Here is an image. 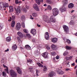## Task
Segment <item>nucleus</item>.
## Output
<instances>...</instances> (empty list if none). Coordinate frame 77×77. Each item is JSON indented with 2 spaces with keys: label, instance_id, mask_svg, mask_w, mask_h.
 <instances>
[{
  "label": "nucleus",
  "instance_id": "51",
  "mask_svg": "<svg viewBox=\"0 0 77 77\" xmlns=\"http://www.w3.org/2000/svg\"><path fill=\"white\" fill-rule=\"evenodd\" d=\"M30 19H32V20H33V18L32 17V15L30 16Z\"/></svg>",
  "mask_w": 77,
  "mask_h": 77
},
{
  "label": "nucleus",
  "instance_id": "26",
  "mask_svg": "<svg viewBox=\"0 0 77 77\" xmlns=\"http://www.w3.org/2000/svg\"><path fill=\"white\" fill-rule=\"evenodd\" d=\"M66 48L67 50H71L72 49V47L69 46H66Z\"/></svg>",
  "mask_w": 77,
  "mask_h": 77
},
{
  "label": "nucleus",
  "instance_id": "43",
  "mask_svg": "<svg viewBox=\"0 0 77 77\" xmlns=\"http://www.w3.org/2000/svg\"><path fill=\"white\" fill-rule=\"evenodd\" d=\"M21 19L22 20H24L25 19V17H24V16L23 15L22 16Z\"/></svg>",
  "mask_w": 77,
  "mask_h": 77
},
{
  "label": "nucleus",
  "instance_id": "22",
  "mask_svg": "<svg viewBox=\"0 0 77 77\" xmlns=\"http://www.w3.org/2000/svg\"><path fill=\"white\" fill-rule=\"evenodd\" d=\"M11 24V27H14V26H15V21L13 20L12 21Z\"/></svg>",
  "mask_w": 77,
  "mask_h": 77
},
{
  "label": "nucleus",
  "instance_id": "31",
  "mask_svg": "<svg viewBox=\"0 0 77 77\" xmlns=\"http://www.w3.org/2000/svg\"><path fill=\"white\" fill-rule=\"evenodd\" d=\"M66 41L68 44H71V41H70L69 39H66Z\"/></svg>",
  "mask_w": 77,
  "mask_h": 77
},
{
  "label": "nucleus",
  "instance_id": "42",
  "mask_svg": "<svg viewBox=\"0 0 77 77\" xmlns=\"http://www.w3.org/2000/svg\"><path fill=\"white\" fill-rule=\"evenodd\" d=\"M26 36L28 38H30L31 37V36H30V35L29 34H27Z\"/></svg>",
  "mask_w": 77,
  "mask_h": 77
},
{
  "label": "nucleus",
  "instance_id": "32",
  "mask_svg": "<svg viewBox=\"0 0 77 77\" xmlns=\"http://www.w3.org/2000/svg\"><path fill=\"white\" fill-rule=\"evenodd\" d=\"M11 19L13 21H14L15 20V16L14 15H12L11 17Z\"/></svg>",
  "mask_w": 77,
  "mask_h": 77
},
{
  "label": "nucleus",
  "instance_id": "58",
  "mask_svg": "<svg viewBox=\"0 0 77 77\" xmlns=\"http://www.w3.org/2000/svg\"><path fill=\"white\" fill-rule=\"evenodd\" d=\"M44 6H47V5L46 4H45L43 5Z\"/></svg>",
  "mask_w": 77,
  "mask_h": 77
},
{
  "label": "nucleus",
  "instance_id": "33",
  "mask_svg": "<svg viewBox=\"0 0 77 77\" xmlns=\"http://www.w3.org/2000/svg\"><path fill=\"white\" fill-rule=\"evenodd\" d=\"M27 62H29L30 63H32V60L30 59H28L27 60Z\"/></svg>",
  "mask_w": 77,
  "mask_h": 77
},
{
  "label": "nucleus",
  "instance_id": "52",
  "mask_svg": "<svg viewBox=\"0 0 77 77\" xmlns=\"http://www.w3.org/2000/svg\"><path fill=\"white\" fill-rule=\"evenodd\" d=\"M23 32H25V33H27V30H26V29H24Z\"/></svg>",
  "mask_w": 77,
  "mask_h": 77
},
{
  "label": "nucleus",
  "instance_id": "56",
  "mask_svg": "<svg viewBox=\"0 0 77 77\" xmlns=\"http://www.w3.org/2000/svg\"><path fill=\"white\" fill-rule=\"evenodd\" d=\"M2 27L1 26V24L0 23V30H2Z\"/></svg>",
  "mask_w": 77,
  "mask_h": 77
},
{
  "label": "nucleus",
  "instance_id": "29",
  "mask_svg": "<svg viewBox=\"0 0 77 77\" xmlns=\"http://www.w3.org/2000/svg\"><path fill=\"white\" fill-rule=\"evenodd\" d=\"M47 70V68L45 66H44L43 69V71H46Z\"/></svg>",
  "mask_w": 77,
  "mask_h": 77
},
{
  "label": "nucleus",
  "instance_id": "20",
  "mask_svg": "<svg viewBox=\"0 0 77 77\" xmlns=\"http://www.w3.org/2000/svg\"><path fill=\"white\" fill-rule=\"evenodd\" d=\"M9 12H12L14 11V9H13V7L12 6H9Z\"/></svg>",
  "mask_w": 77,
  "mask_h": 77
},
{
  "label": "nucleus",
  "instance_id": "14",
  "mask_svg": "<svg viewBox=\"0 0 77 77\" xmlns=\"http://www.w3.org/2000/svg\"><path fill=\"white\" fill-rule=\"evenodd\" d=\"M3 8H5L4 3L2 2H0V10H1Z\"/></svg>",
  "mask_w": 77,
  "mask_h": 77
},
{
  "label": "nucleus",
  "instance_id": "59",
  "mask_svg": "<svg viewBox=\"0 0 77 77\" xmlns=\"http://www.w3.org/2000/svg\"><path fill=\"white\" fill-rule=\"evenodd\" d=\"M37 26H38V27H41V25H40L37 24Z\"/></svg>",
  "mask_w": 77,
  "mask_h": 77
},
{
  "label": "nucleus",
  "instance_id": "25",
  "mask_svg": "<svg viewBox=\"0 0 77 77\" xmlns=\"http://www.w3.org/2000/svg\"><path fill=\"white\" fill-rule=\"evenodd\" d=\"M13 49L14 50H16L17 48V46L16 45H13L12 46Z\"/></svg>",
  "mask_w": 77,
  "mask_h": 77
},
{
  "label": "nucleus",
  "instance_id": "37",
  "mask_svg": "<svg viewBox=\"0 0 77 77\" xmlns=\"http://www.w3.org/2000/svg\"><path fill=\"white\" fill-rule=\"evenodd\" d=\"M48 9H49V10H51V7L49 5H48Z\"/></svg>",
  "mask_w": 77,
  "mask_h": 77
},
{
  "label": "nucleus",
  "instance_id": "30",
  "mask_svg": "<svg viewBox=\"0 0 77 77\" xmlns=\"http://www.w3.org/2000/svg\"><path fill=\"white\" fill-rule=\"evenodd\" d=\"M38 1L37 4L39 5H40V2H43V0H38Z\"/></svg>",
  "mask_w": 77,
  "mask_h": 77
},
{
  "label": "nucleus",
  "instance_id": "7",
  "mask_svg": "<svg viewBox=\"0 0 77 77\" xmlns=\"http://www.w3.org/2000/svg\"><path fill=\"white\" fill-rule=\"evenodd\" d=\"M20 29H21V24L20 23H17L16 29L17 30H19Z\"/></svg>",
  "mask_w": 77,
  "mask_h": 77
},
{
  "label": "nucleus",
  "instance_id": "60",
  "mask_svg": "<svg viewBox=\"0 0 77 77\" xmlns=\"http://www.w3.org/2000/svg\"><path fill=\"white\" fill-rule=\"evenodd\" d=\"M74 12V10H72L71 12V13H72V12Z\"/></svg>",
  "mask_w": 77,
  "mask_h": 77
},
{
  "label": "nucleus",
  "instance_id": "35",
  "mask_svg": "<svg viewBox=\"0 0 77 77\" xmlns=\"http://www.w3.org/2000/svg\"><path fill=\"white\" fill-rule=\"evenodd\" d=\"M17 39L19 42H20L21 41V38H20V37H17Z\"/></svg>",
  "mask_w": 77,
  "mask_h": 77
},
{
  "label": "nucleus",
  "instance_id": "18",
  "mask_svg": "<svg viewBox=\"0 0 77 77\" xmlns=\"http://www.w3.org/2000/svg\"><path fill=\"white\" fill-rule=\"evenodd\" d=\"M25 48L27 50H29L31 48V47L29 45H26Z\"/></svg>",
  "mask_w": 77,
  "mask_h": 77
},
{
  "label": "nucleus",
  "instance_id": "24",
  "mask_svg": "<svg viewBox=\"0 0 77 77\" xmlns=\"http://www.w3.org/2000/svg\"><path fill=\"white\" fill-rule=\"evenodd\" d=\"M37 64L39 67H43L44 66L43 65H42V64L39 62L37 63Z\"/></svg>",
  "mask_w": 77,
  "mask_h": 77
},
{
  "label": "nucleus",
  "instance_id": "28",
  "mask_svg": "<svg viewBox=\"0 0 77 77\" xmlns=\"http://www.w3.org/2000/svg\"><path fill=\"white\" fill-rule=\"evenodd\" d=\"M68 54V52L66 51H65L63 53V56H66V55H67V54Z\"/></svg>",
  "mask_w": 77,
  "mask_h": 77
},
{
  "label": "nucleus",
  "instance_id": "3",
  "mask_svg": "<svg viewBox=\"0 0 77 77\" xmlns=\"http://www.w3.org/2000/svg\"><path fill=\"white\" fill-rule=\"evenodd\" d=\"M10 73L12 77H17V74L14 70L12 69L10 70Z\"/></svg>",
  "mask_w": 77,
  "mask_h": 77
},
{
  "label": "nucleus",
  "instance_id": "48",
  "mask_svg": "<svg viewBox=\"0 0 77 77\" xmlns=\"http://www.w3.org/2000/svg\"><path fill=\"white\" fill-rule=\"evenodd\" d=\"M70 24H74V21L72 20H71L70 22Z\"/></svg>",
  "mask_w": 77,
  "mask_h": 77
},
{
  "label": "nucleus",
  "instance_id": "13",
  "mask_svg": "<svg viewBox=\"0 0 77 77\" xmlns=\"http://www.w3.org/2000/svg\"><path fill=\"white\" fill-rule=\"evenodd\" d=\"M51 41L52 42L55 43L57 42V38H54L51 39Z\"/></svg>",
  "mask_w": 77,
  "mask_h": 77
},
{
  "label": "nucleus",
  "instance_id": "12",
  "mask_svg": "<svg viewBox=\"0 0 77 77\" xmlns=\"http://www.w3.org/2000/svg\"><path fill=\"white\" fill-rule=\"evenodd\" d=\"M57 73L58 74L62 75L63 74L64 72L60 69H58V70L57 71Z\"/></svg>",
  "mask_w": 77,
  "mask_h": 77
},
{
  "label": "nucleus",
  "instance_id": "8",
  "mask_svg": "<svg viewBox=\"0 0 77 77\" xmlns=\"http://www.w3.org/2000/svg\"><path fill=\"white\" fill-rule=\"evenodd\" d=\"M33 7L36 11H39V7H38V5L36 4H34L33 5Z\"/></svg>",
  "mask_w": 77,
  "mask_h": 77
},
{
  "label": "nucleus",
  "instance_id": "63",
  "mask_svg": "<svg viewBox=\"0 0 77 77\" xmlns=\"http://www.w3.org/2000/svg\"><path fill=\"white\" fill-rule=\"evenodd\" d=\"M75 63H77V59L75 60Z\"/></svg>",
  "mask_w": 77,
  "mask_h": 77
},
{
  "label": "nucleus",
  "instance_id": "39",
  "mask_svg": "<svg viewBox=\"0 0 77 77\" xmlns=\"http://www.w3.org/2000/svg\"><path fill=\"white\" fill-rule=\"evenodd\" d=\"M32 15L33 17H36L37 16V14L36 13H34L32 14Z\"/></svg>",
  "mask_w": 77,
  "mask_h": 77
},
{
  "label": "nucleus",
  "instance_id": "38",
  "mask_svg": "<svg viewBox=\"0 0 77 77\" xmlns=\"http://www.w3.org/2000/svg\"><path fill=\"white\" fill-rule=\"evenodd\" d=\"M6 68L7 69H5V71H6V72H7L8 74H9V70H8V67H7Z\"/></svg>",
  "mask_w": 77,
  "mask_h": 77
},
{
  "label": "nucleus",
  "instance_id": "10",
  "mask_svg": "<svg viewBox=\"0 0 77 77\" xmlns=\"http://www.w3.org/2000/svg\"><path fill=\"white\" fill-rule=\"evenodd\" d=\"M45 38L46 40H48V39H49V33L48 32H47L45 33Z\"/></svg>",
  "mask_w": 77,
  "mask_h": 77
},
{
  "label": "nucleus",
  "instance_id": "16",
  "mask_svg": "<svg viewBox=\"0 0 77 77\" xmlns=\"http://www.w3.org/2000/svg\"><path fill=\"white\" fill-rule=\"evenodd\" d=\"M17 72H18L19 74H22L21 70L20 69V67H17Z\"/></svg>",
  "mask_w": 77,
  "mask_h": 77
},
{
  "label": "nucleus",
  "instance_id": "36",
  "mask_svg": "<svg viewBox=\"0 0 77 77\" xmlns=\"http://www.w3.org/2000/svg\"><path fill=\"white\" fill-rule=\"evenodd\" d=\"M69 63H70V62H68V63H66V65L68 67H69V66H70V65L69 64Z\"/></svg>",
  "mask_w": 77,
  "mask_h": 77
},
{
  "label": "nucleus",
  "instance_id": "6",
  "mask_svg": "<svg viewBox=\"0 0 77 77\" xmlns=\"http://www.w3.org/2000/svg\"><path fill=\"white\" fill-rule=\"evenodd\" d=\"M30 33L32 34L33 36H35L36 34V31L34 29H32L31 30Z\"/></svg>",
  "mask_w": 77,
  "mask_h": 77
},
{
  "label": "nucleus",
  "instance_id": "45",
  "mask_svg": "<svg viewBox=\"0 0 77 77\" xmlns=\"http://www.w3.org/2000/svg\"><path fill=\"white\" fill-rule=\"evenodd\" d=\"M22 26L23 28H24V27H25V26L24 25V23H22Z\"/></svg>",
  "mask_w": 77,
  "mask_h": 77
},
{
  "label": "nucleus",
  "instance_id": "62",
  "mask_svg": "<svg viewBox=\"0 0 77 77\" xmlns=\"http://www.w3.org/2000/svg\"><path fill=\"white\" fill-rule=\"evenodd\" d=\"M68 70H69V69H66V71H68Z\"/></svg>",
  "mask_w": 77,
  "mask_h": 77
},
{
  "label": "nucleus",
  "instance_id": "57",
  "mask_svg": "<svg viewBox=\"0 0 77 77\" xmlns=\"http://www.w3.org/2000/svg\"><path fill=\"white\" fill-rule=\"evenodd\" d=\"M3 66L4 68H8V66H6L5 65L3 64Z\"/></svg>",
  "mask_w": 77,
  "mask_h": 77
},
{
  "label": "nucleus",
  "instance_id": "21",
  "mask_svg": "<svg viewBox=\"0 0 77 77\" xmlns=\"http://www.w3.org/2000/svg\"><path fill=\"white\" fill-rule=\"evenodd\" d=\"M17 34L21 38H22L23 37V34L20 32H17Z\"/></svg>",
  "mask_w": 77,
  "mask_h": 77
},
{
  "label": "nucleus",
  "instance_id": "41",
  "mask_svg": "<svg viewBox=\"0 0 77 77\" xmlns=\"http://www.w3.org/2000/svg\"><path fill=\"white\" fill-rule=\"evenodd\" d=\"M46 47L47 48V50H50V47L49 46H48V45H46Z\"/></svg>",
  "mask_w": 77,
  "mask_h": 77
},
{
  "label": "nucleus",
  "instance_id": "5",
  "mask_svg": "<svg viewBox=\"0 0 77 77\" xmlns=\"http://www.w3.org/2000/svg\"><path fill=\"white\" fill-rule=\"evenodd\" d=\"M63 27L65 33L68 32H69V29H68V26L66 25H63Z\"/></svg>",
  "mask_w": 77,
  "mask_h": 77
},
{
  "label": "nucleus",
  "instance_id": "53",
  "mask_svg": "<svg viewBox=\"0 0 77 77\" xmlns=\"http://www.w3.org/2000/svg\"><path fill=\"white\" fill-rule=\"evenodd\" d=\"M72 66H75V63H73L71 64Z\"/></svg>",
  "mask_w": 77,
  "mask_h": 77
},
{
  "label": "nucleus",
  "instance_id": "9",
  "mask_svg": "<svg viewBox=\"0 0 77 77\" xmlns=\"http://www.w3.org/2000/svg\"><path fill=\"white\" fill-rule=\"evenodd\" d=\"M42 55L45 59H46L48 57V53L46 52H44L42 54Z\"/></svg>",
  "mask_w": 77,
  "mask_h": 77
},
{
  "label": "nucleus",
  "instance_id": "11",
  "mask_svg": "<svg viewBox=\"0 0 77 77\" xmlns=\"http://www.w3.org/2000/svg\"><path fill=\"white\" fill-rule=\"evenodd\" d=\"M17 9L16 10V13H17V14H20L21 13V8L20 6H18L17 7Z\"/></svg>",
  "mask_w": 77,
  "mask_h": 77
},
{
  "label": "nucleus",
  "instance_id": "1",
  "mask_svg": "<svg viewBox=\"0 0 77 77\" xmlns=\"http://www.w3.org/2000/svg\"><path fill=\"white\" fill-rule=\"evenodd\" d=\"M55 16H51L50 18V20L48 19V17H47L46 16H43V20L45 22H47V23H50V21L52 22V23H55L56 21V19L54 17Z\"/></svg>",
  "mask_w": 77,
  "mask_h": 77
},
{
  "label": "nucleus",
  "instance_id": "61",
  "mask_svg": "<svg viewBox=\"0 0 77 77\" xmlns=\"http://www.w3.org/2000/svg\"><path fill=\"white\" fill-rule=\"evenodd\" d=\"M26 8L27 9H29V7L27 6H26Z\"/></svg>",
  "mask_w": 77,
  "mask_h": 77
},
{
  "label": "nucleus",
  "instance_id": "15",
  "mask_svg": "<svg viewBox=\"0 0 77 77\" xmlns=\"http://www.w3.org/2000/svg\"><path fill=\"white\" fill-rule=\"evenodd\" d=\"M74 7V5L72 3L69 4L68 6V8L69 9H72Z\"/></svg>",
  "mask_w": 77,
  "mask_h": 77
},
{
  "label": "nucleus",
  "instance_id": "47",
  "mask_svg": "<svg viewBox=\"0 0 77 77\" xmlns=\"http://www.w3.org/2000/svg\"><path fill=\"white\" fill-rule=\"evenodd\" d=\"M6 73L5 72H2V75H3V76H5V75H6Z\"/></svg>",
  "mask_w": 77,
  "mask_h": 77
},
{
  "label": "nucleus",
  "instance_id": "44",
  "mask_svg": "<svg viewBox=\"0 0 77 77\" xmlns=\"http://www.w3.org/2000/svg\"><path fill=\"white\" fill-rule=\"evenodd\" d=\"M15 2L16 4H18L19 3V1L18 0H15Z\"/></svg>",
  "mask_w": 77,
  "mask_h": 77
},
{
  "label": "nucleus",
  "instance_id": "19",
  "mask_svg": "<svg viewBox=\"0 0 77 77\" xmlns=\"http://www.w3.org/2000/svg\"><path fill=\"white\" fill-rule=\"evenodd\" d=\"M9 12H12L14 11V9H13V7L12 6H9Z\"/></svg>",
  "mask_w": 77,
  "mask_h": 77
},
{
  "label": "nucleus",
  "instance_id": "2",
  "mask_svg": "<svg viewBox=\"0 0 77 77\" xmlns=\"http://www.w3.org/2000/svg\"><path fill=\"white\" fill-rule=\"evenodd\" d=\"M62 3L64 5L62 8L60 9V10L61 12H63L66 11V7H65V5L68 4V0H63Z\"/></svg>",
  "mask_w": 77,
  "mask_h": 77
},
{
  "label": "nucleus",
  "instance_id": "55",
  "mask_svg": "<svg viewBox=\"0 0 77 77\" xmlns=\"http://www.w3.org/2000/svg\"><path fill=\"white\" fill-rule=\"evenodd\" d=\"M7 51H9V49H7L6 50H5V52H7Z\"/></svg>",
  "mask_w": 77,
  "mask_h": 77
},
{
  "label": "nucleus",
  "instance_id": "27",
  "mask_svg": "<svg viewBox=\"0 0 77 77\" xmlns=\"http://www.w3.org/2000/svg\"><path fill=\"white\" fill-rule=\"evenodd\" d=\"M8 7H9V4L7 3H5L4 5V8H8Z\"/></svg>",
  "mask_w": 77,
  "mask_h": 77
},
{
  "label": "nucleus",
  "instance_id": "50",
  "mask_svg": "<svg viewBox=\"0 0 77 77\" xmlns=\"http://www.w3.org/2000/svg\"><path fill=\"white\" fill-rule=\"evenodd\" d=\"M11 20H12L11 17H10V18L8 20V21H11Z\"/></svg>",
  "mask_w": 77,
  "mask_h": 77
},
{
  "label": "nucleus",
  "instance_id": "64",
  "mask_svg": "<svg viewBox=\"0 0 77 77\" xmlns=\"http://www.w3.org/2000/svg\"><path fill=\"white\" fill-rule=\"evenodd\" d=\"M76 75H77V69L76 70Z\"/></svg>",
  "mask_w": 77,
  "mask_h": 77
},
{
  "label": "nucleus",
  "instance_id": "54",
  "mask_svg": "<svg viewBox=\"0 0 77 77\" xmlns=\"http://www.w3.org/2000/svg\"><path fill=\"white\" fill-rule=\"evenodd\" d=\"M38 70H36V75H37V76H38Z\"/></svg>",
  "mask_w": 77,
  "mask_h": 77
},
{
  "label": "nucleus",
  "instance_id": "34",
  "mask_svg": "<svg viewBox=\"0 0 77 77\" xmlns=\"http://www.w3.org/2000/svg\"><path fill=\"white\" fill-rule=\"evenodd\" d=\"M46 2L48 4H51V1L50 0H47Z\"/></svg>",
  "mask_w": 77,
  "mask_h": 77
},
{
  "label": "nucleus",
  "instance_id": "23",
  "mask_svg": "<svg viewBox=\"0 0 77 77\" xmlns=\"http://www.w3.org/2000/svg\"><path fill=\"white\" fill-rule=\"evenodd\" d=\"M11 37H8L6 38V41H7V42H9L11 41Z\"/></svg>",
  "mask_w": 77,
  "mask_h": 77
},
{
  "label": "nucleus",
  "instance_id": "49",
  "mask_svg": "<svg viewBox=\"0 0 77 77\" xmlns=\"http://www.w3.org/2000/svg\"><path fill=\"white\" fill-rule=\"evenodd\" d=\"M24 12H27V9L26 8H24L23 9Z\"/></svg>",
  "mask_w": 77,
  "mask_h": 77
},
{
  "label": "nucleus",
  "instance_id": "46",
  "mask_svg": "<svg viewBox=\"0 0 77 77\" xmlns=\"http://www.w3.org/2000/svg\"><path fill=\"white\" fill-rule=\"evenodd\" d=\"M60 58V57H59V55H57L56 57V59L57 60H58Z\"/></svg>",
  "mask_w": 77,
  "mask_h": 77
},
{
  "label": "nucleus",
  "instance_id": "4",
  "mask_svg": "<svg viewBox=\"0 0 77 77\" xmlns=\"http://www.w3.org/2000/svg\"><path fill=\"white\" fill-rule=\"evenodd\" d=\"M53 14L54 16H56L59 14V10L57 8H54L52 10Z\"/></svg>",
  "mask_w": 77,
  "mask_h": 77
},
{
  "label": "nucleus",
  "instance_id": "40",
  "mask_svg": "<svg viewBox=\"0 0 77 77\" xmlns=\"http://www.w3.org/2000/svg\"><path fill=\"white\" fill-rule=\"evenodd\" d=\"M51 54L52 56H55V55H56V52H51Z\"/></svg>",
  "mask_w": 77,
  "mask_h": 77
},
{
  "label": "nucleus",
  "instance_id": "17",
  "mask_svg": "<svg viewBox=\"0 0 77 77\" xmlns=\"http://www.w3.org/2000/svg\"><path fill=\"white\" fill-rule=\"evenodd\" d=\"M51 47L52 49H53V50H56L57 49V47H56V45H51Z\"/></svg>",
  "mask_w": 77,
  "mask_h": 77
}]
</instances>
